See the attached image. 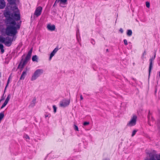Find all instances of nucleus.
Listing matches in <instances>:
<instances>
[{
    "label": "nucleus",
    "instance_id": "12",
    "mask_svg": "<svg viewBox=\"0 0 160 160\" xmlns=\"http://www.w3.org/2000/svg\"><path fill=\"white\" fill-rule=\"evenodd\" d=\"M6 3L4 0H0V8L2 9L5 6Z\"/></svg>",
    "mask_w": 160,
    "mask_h": 160
},
{
    "label": "nucleus",
    "instance_id": "17",
    "mask_svg": "<svg viewBox=\"0 0 160 160\" xmlns=\"http://www.w3.org/2000/svg\"><path fill=\"white\" fill-rule=\"evenodd\" d=\"M38 57L37 55H34V56H33L32 58V60L33 61V62L35 61L37 62H38Z\"/></svg>",
    "mask_w": 160,
    "mask_h": 160
},
{
    "label": "nucleus",
    "instance_id": "28",
    "mask_svg": "<svg viewBox=\"0 0 160 160\" xmlns=\"http://www.w3.org/2000/svg\"><path fill=\"white\" fill-rule=\"evenodd\" d=\"M146 7L147 8H149L150 7V3L149 2H146Z\"/></svg>",
    "mask_w": 160,
    "mask_h": 160
},
{
    "label": "nucleus",
    "instance_id": "39",
    "mask_svg": "<svg viewBox=\"0 0 160 160\" xmlns=\"http://www.w3.org/2000/svg\"><path fill=\"white\" fill-rule=\"evenodd\" d=\"M159 77H160V72H159Z\"/></svg>",
    "mask_w": 160,
    "mask_h": 160
},
{
    "label": "nucleus",
    "instance_id": "25",
    "mask_svg": "<svg viewBox=\"0 0 160 160\" xmlns=\"http://www.w3.org/2000/svg\"><path fill=\"white\" fill-rule=\"evenodd\" d=\"M8 103V102H7L5 101L3 104H2V106L1 108H2L4 107Z\"/></svg>",
    "mask_w": 160,
    "mask_h": 160
},
{
    "label": "nucleus",
    "instance_id": "37",
    "mask_svg": "<svg viewBox=\"0 0 160 160\" xmlns=\"http://www.w3.org/2000/svg\"><path fill=\"white\" fill-rule=\"evenodd\" d=\"M91 43L93 44H95V41L94 40H92L91 41Z\"/></svg>",
    "mask_w": 160,
    "mask_h": 160
},
{
    "label": "nucleus",
    "instance_id": "14",
    "mask_svg": "<svg viewBox=\"0 0 160 160\" xmlns=\"http://www.w3.org/2000/svg\"><path fill=\"white\" fill-rule=\"evenodd\" d=\"M26 74L27 72L26 71H23L20 78V79L23 80L24 79L25 77L26 76Z\"/></svg>",
    "mask_w": 160,
    "mask_h": 160
},
{
    "label": "nucleus",
    "instance_id": "18",
    "mask_svg": "<svg viewBox=\"0 0 160 160\" xmlns=\"http://www.w3.org/2000/svg\"><path fill=\"white\" fill-rule=\"evenodd\" d=\"M6 38L0 36V42L4 43L5 42Z\"/></svg>",
    "mask_w": 160,
    "mask_h": 160
},
{
    "label": "nucleus",
    "instance_id": "10",
    "mask_svg": "<svg viewBox=\"0 0 160 160\" xmlns=\"http://www.w3.org/2000/svg\"><path fill=\"white\" fill-rule=\"evenodd\" d=\"M155 57V55H154V57L152 58L149 60L150 61V65L149 67V73L150 74V72L152 68V61L154 59Z\"/></svg>",
    "mask_w": 160,
    "mask_h": 160
},
{
    "label": "nucleus",
    "instance_id": "7",
    "mask_svg": "<svg viewBox=\"0 0 160 160\" xmlns=\"http://www.w3.org/2000/svg\"><path fill=\"white\" fill-rule=\"evenodd\" d=\"M42 10V7L40 6L38 7L36 9L34 15L36 16L37 17L39 16L41 13Z\"/></svg>",
    "mask_w": 160,
    "mask_h": 160
},
{
    "label": "nucleus",
    "instance_id": "20",
    "mask_svg": "<svg viewBox=\"0 0 160 160\" xmlns=\"http://www.w3.org/2000/svg\"><path fill=\"white\" fill-rule=\"evenodd\" d=\"M132 34V32L131 30H128L127 31V35L128 36H131Z\"/></svg>",
    "mask_w": 160,
    "mask_h": 160
},
{
    "label": "nucleus",
    "instance_id": "6",
    "mask_svg": "<svg viewBox=\"0 0 160 160\" xmlns=\"http://www.w3.org/2000/svg\"><path fill=\"white\" fill-rule=\"evenodd\" d=\"M29 60V59H27L26 58L24 60H22L18 66V68L22 69L27 63Z\"/></svg>",
    "mask_w": 160,
    "mask_h": 160
},
{
    "label": "nucleus",
    "instance_id": "1",
    "mask_svg": "<svg viewBox=\"0 0 160 160\" xmlns=\"http://www.w3.org/2000/svg\"><path fill=\"white\" fill-rule=\"evenodd\" d=\"M4 15L6 18L5 33L8 36H14L17 33V30L19 29L21 25V22H18L20 19L19 11L15 7V10L12 12L6 11Z\"/></svg>",
    "mask_w": 160,
    "mask_h": 160
},
{
    "label": "nucleus",
    "instance_id": "26",
    "mask_svg": "<svg viewBox=\"0 0 160 160\" xmlns=\"http://www.w3.org/2000/svg\"><path fill=\"white\" fill-rule=\"evenodd\" d=\"M10 98V95H8V96L5 101H6L7 102H8L9 101V100Z\"/></svg>",
    "mask_w": 160,
    "mask_h": 160
},
{
    "label": "nucleus",
    "instance_id": "41",
    "mask_svg": "<svg viewBox=\"0 0 160 160\" xmlns=\"http://www.w3.org/2000/svg\"><path fill=\"white\" fill-rule=\"evenodd\" d=\"M149 115L148 116V118H149Z\"/></svg>",
    "mask_w": 160,
    "mask_h": 160
},
{
    "label": "nucleus",
    "instance_id": "34",
    "mask_svg": "<svg viewBox=\"0 0 160 160\" xmlns=\"http://www.w3.org/2000/svg\"><path fill=\"white\" fill-rule=\"evenodd\" d=\"M119 31L120 32H121V33H122L123 32V30L122 29V28H120V29H119Z\"/></svg>",
    "mask_w": 160,
    "mask_h": 160
},
{
    "label": "nucleus",
    "instance_id": "22",
    "mask_svg": "<svg viewBox=\"0 0 160 160\" xmlns=\"http://www.w3.org/2000/svg\"><path fill=\"white\" fill-rule=\"evenodd\" d=\"M51 116V114L50 113L46 112L45 114V117L46 118H49Z\"/></svg>",
    "mask_w": 160,
    "mask_h": 160
},
{
    "label": "nucleus",
    "instance_id": "33",
    "mask_svg": "<svg viewBox=\"0 0 160 160\" xmlns=\"http://www.w3.org/2000/svg\"><path fill=\"white\" fill-rule=\"evenodd\" d=\"M9 80H10V78H9L8 79V80L7 84L5 87V90L6 89V88H7V87L8 86V83H9Z\"/></svg>",
    "mask_w": 160,
    "mask_h": 160
},
{
    "label": "nucleus",
    "instance_id": "42",
    "mask_svg": "<svg viewBox=\"0 0 160 160\" xmlns=\"http://www.w3.org/2000/svg\"><path fill=\"white\" fill-rule=\"evenodd\" d=\"M108 51V49H107V51Z\"/></svg>",
    "mask_w": 160,
    "mask_h": 160
},
{
    "label": "nucleus",
    "instance_id": "3",
    "mask_svg": "<svg viewBox=\"0 0 160 160\" xmlns=\"http://www.w3.org/2000/svg\"><path fill=\"white\" fill-rule=\"evenodd\" d=\"M137 117L136 115H133L131 118L130 120L128 123L127 126L128 127H131L135 126L136 123Z\"/></svg>",
    "mask_w": 160,
    "mask_h": 160
},
{
    "label": "nucleus",
    "instance_id": "19",
    "mask_svg": "<svg viewBox=\"0 0 160 160\" xmlns=\"http://www.w3.org/2000/svg\"><path fill=\"white\" fill-rule=\"evenodd\" d=\"M4 46L3 45L1 44H0V49L1 50V52L2 53H3L4 52V50L3 49Z\"/></svg>",
    "mask_w": 160,
    "mask_h": 160
},
{
    "label": "nucleus",
    "instance_id": "23",
    "mask_svg": "<svg viewBox=\"0 0 160 160\" xmlns=\"http://www.w3.org/2000/svg\"><path fill=\"white\" fill-rule=\"evenodd\" d=\"M137 131L136 130H134L132 132L131 136L132 137H133L136 134V133L137 132Z\"/></svg>",
    "mask_w": 160,
    "mask_h": 160
},
{
    "label": "nucleus",
    "instance_id": "38",
    "mask_svg": "<svg viewBox=\"0 0 160 160\" xmlns=\"http://www.w3.org/2000/svg\"><path fill=\"white\" fill-rule=\"evenodd\" d=\"M103 160H110L109 159L106 158V159H103Z\"/></svg>",
    "mask_w": 160,
    "mask_h": 160
},
{
    "label": "nucleus",
    "instance_id": "8",
    "mask_svg": "<svg viewBox=\"0 0 160 160\" xmlns=\"http://www.w3.org/2000/svg\"><path fill=\"white\" fill-rule=\"evenodd\" d=\"M58 50V48H56L51 52V53L50 54V56L49 58V61H50L52 59V57L55 55L56 54V53L57 52Z\"/></svg>",
    "mask_w": 160,
    "mask_h": 160
},
{
    "label": "nucleus",
    "instance_id": "2",
    "mask_svg": "<svg viewBox=\"0 0 160 160\" xmlns=\"http://www.w3.org/2000/svg\"><path fill=\"white\" fill-rule=\"evenodd\" d=\"M43 71L42 69H38L36 70L33 74L31 80L34 81L40 75L42 74Z\"/></svg>",
    "mask_w": 160,
    "mask_h": 160
},
{
    "label": "nucleus",
    "instance_id": "36",
    "mask_svg": "<svg viewBox=\"0 0 160 160\" xmlns=\"http://www.w3.org/2000/svg\"><path fill=\"white\" fill-rule=\"evenodd\" d=\"M25 138H26V139H29V136L27 135H26V136H25Z\"/></svg>",
    "mask_w": 160,
    "mask_h": 160
},
{
    "label": "nucleus",
    "instance_id": "29",
    "mask_svg": "<svg viewBox=\"0 0 160 160\" xmlns=\"http://www.w3.org/2000/svg\"><path fill=\"white\" fill-rule=\"evenodd\" d=\"M53 108L54 110V113H55L57 111V108L56 107L55 105H53Z\"/></svg>",
    "mask_w": 160,
    "mask_h": 160
},
{
    "label": "nucleus",
    "instance_id": "16",
    "mask_svg": "<svg viewBox=\"0 0 160 160\" xmlns=\"http://www.w3.org/2000/svg\"><path fill=\"white\" fill-rule=\"evenodd\" d=\"M150 160H160V155L156 156L155 158L154 157H152Z\"/></svg>",
    "mask_w": 160,
    "mask_h": 160
},
{
    "label": "nucleus",
    "instance_id": "40",
    "mask_svg": "<svg viewBox=\"0 0 160 160\" xmlns=\"http://www.w3.org/2000/svg\"><path fill=\"white\" fill-rule=\"evenodd\" d=\"M145 160H149L148 159H146Z\"/></svg>",
    "mask_w": 160,
    "mask_h": 160
},
{
    "label": "nucleus",
    "instance_id": "11",
    "mask_svg": "<svg viewBox=\"0 0 160 160\" xmlns=\"http://www.w3.org/2000/svg\"><path fill=\"white\" fill-rule=\"evenodd\" d=\"M48 29L51 31H54L55 29V26L54 25L48 24L47 26Z\"/></svg>",
    "mask_w": 160,
    "mask_h": 160
},
{
    "label": "nucleus",
    "instance_id": "21",
    "mask_svg": "<svg viewBox=\"0 0 160 160\" xmlns=\"http://www.w3.org/2000/svg\"><path fill=\"white\" fill-rule=\"evenodd\" d=\"M8 2L11 4H14L16 0H7Z\"/></svg>",
    "mask_w": 160,
    "mask_h": 160
},
{
    "label": "nucleus",
    "instance_id": "30",
    "mask_svg": "<svg viewBox=\"0 0 160 160\" xmlns=\"http://www.w3.org/2000/svg\"><path fill=\"white\" fill-rule=\"evenodd\" d=\"M74 129L76 131H78V130H79L78 126L75 125H74Z\"/></svg>",
    "mask_w": 160,
    "mask_h": 160
},
{
    "label": "nucleus",
    "instance_id": "31",
    "mask_svg": "<svg viewBox=\"0 0 160 160\" xmlns=\"http://www.w3.org/2000/svg\"><path fill=\"white\" fill-rule=\"evenodd\" d=\"M89 124V122H84L83 123V125L86 126L88 125Z\"/></svg>",
    "mask_w": 160,
    "mask_h": 160
},
{
    "label": "nucleus",
    "instance_id": "13",
    "mask_svg": "<svg viewBox=\"0 0 160 160\" xmlns=\"http://www.w3.org/2000/svg\"><path fill=\"white\" fill-rule=\"evenodd\" d=\"M36 98H33V100H32V101L31 102V104H30V105H29V107H33L35 106V105L36 103Z\"/></svg>",
    "mask_w": 160,
    "mask_h": 160
},
{
    "label": "nucleus",
    "instance_id": "4",
    "mask_svg": "<svg viewBox=\"0 0 160 160\" xmlns=\"http://www.w3.org/2000/svg\"><path fill=\"white\" fill-rule=\"evenodd\" d=\"M70 102V99H63L60 102V106L62 107H66L69 105Z\"/></svg>",
    "mask_w": 160,
    "mask_h": 160
},
{
    "label": "nucleus",
    "instance_id": "32",
    "mask_svg": "<svg viewBox=\"0 0 160 160\" xmlns=\"http://www.w3.org/2000/svg\"><path fill=\"white\" fill-rule=\"evenodd\" d=\"M124 44L125 45H127L128 44V42L126 39H124L123 41Z\"/></svg>",
    "mask_w": 160,
    "mask_h": 160
},
{
    "label": "nucleus",
    "instance_id": "24",
    "mask_svg": "<svg viewBox=\"0 0 160 160\" xmlns=\"http://www.w3.org/2000/svg\"><path fill=\"white\" fill-rule=\"evenodd\" d=\"M4 114L3 112H1L0 113V119L2 120V119L3 118Z\"/></svg>",
    "mask_w": 160,
    "mask_h": 160
},
{
    "label": "nucleus",
    "instance_id": "9",
    "mask_svg": "<svg viewBox=\"0 0 160 160\" xmlns=\"http://www.w3.org/2000/svg\"><path fill=\"white\" fill-rule=\"evenodd\" d=\"M67 0H56L55 3H59L61 7H63V5L66 4Z\"/></svg>",
    "mask_w": 160,
    "mask_h": 160
},
{
    "label": "nucleus",
    "instance_id": "27",
    "mask_svg": "<svg viewBox=\"0 0 160 160\" xmlns=\"http://www.w3.org/2000/svg\"><path fill=\"white\" fill-rule=\"evenodd\" d=\"M146 55V52L145 51L143 53L142 58L143 59L144 58H145L146 57H144Z\"/></svg>",
    "mask_w": 160,
    "mask_h": 160
},
{
    "label": "nucleus",
    "instance_id": "35",
    "mask_svg": "<svg viewBox=\"0 0 160 160\" xmlns=\"http://www.w3.org/2000/svg\"><path fill=\"white\" fill-rule=\"evenodd\" d=\"M80 100H82L83 99L82 96V95H80Z\"/></svg>",
    "mask_w": 160,
    "mask_h": 160
},
{
    "label": "nucleus",
    "instance_id": "15",
    "mask_svg": "<svg viewBox=\"0 0 160 160\" xmlns=\"http://www.w3.org/2000/svg\"><path fill=\"white\" fill-rule=\"evenodd\" d=\"M32 52V49H31L28 52V54L26 57L27 59H30Z\"/></svg>",
    "mask_w": 160,
    "mask_h": 160
},
{
    "label": "nucleus",
    "instance_id": "5",
    "mask_svg": "<svg viewBox=\"0 0 160 160\" xmlns=\"http://www.w3.org/2000/svg\"><path fill=\"white\" fill-rule=\"evenodd\" d=\"M14 37L12 38H11L9 37H6V39L4 43L7 46H10L11 45Z\"/></svg>",
    "mask_w": 160,
    "mask_h": 160
}]
</instances>
